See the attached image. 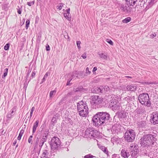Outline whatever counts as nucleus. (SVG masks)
Segmentation results:
<instances>
[{"label":"nucleus","instance_id":"1","mask_svg":"<svg viewBox=\"0 0 158 158\" xmlns=\"http://www.w3.org/2000/svg\"><path fill=\"white\" fill-rule=\"evenodd\" d=\"M110 118V115L106 112H98L92 118L93 124L96 126L105 125Z\"/></svg>","mask_w":158,"mask_h":158},{"label":"nucleus","instance_id":"2","mask_svg":"<svg viewBox=\"0 0 158 158\" xmlns=\"http://www.w3.org/2000/svg\"><path fill=\"white\" fill-rule=\"evenodd\" d=\"M77 109L81 116L86 117L88 115L89 113L88 106L83 101H80L77 103Z\"/></svg>","mask_w":158,"mask_h":158},{"label":"nucleus","instance_id":"3","mask_svg":"<svg viewBox=\"0 0 158 158\" xmlns=\"http://www.w3.org/2000/svg\"><path fill=\"white\" fill-rule=\"evenodd\" d=\"M99 132L93 127L88 128L86 130L85 137L87 138H97L99 135Z\"/></svg>","mask_w":158,"mask_h":158},{"label":"nucleus","instance_id":"4","mask_svg":"<svg viewBox=\"0 0 158 158\" xmlns=\"http://www.w3.org/2000/svg\"><path fill=\"white\" fill-rule=\"evenodd\" d=\"M139 102L142 105H144L147 106H150L151 105L150 101L148 94L146 93H143L139 96Z\"/></svg>","mask_w":158,"mask_h":158},{"label":"nucleus","instance_id":"5","mask_svg":"<svg viewBox=\"0 0 158 158\" xmlns=\"http://www.w3.org/2000/svg\"><path fill=\"white\" fill-rule=\"evenodd\" d=\"M91 103L92 105L95 106V108H99L102 106L101 104L103 100L102 98L98 96L93 95L91 97Z\"/></svg>","mask_w":158,"mask_h":158},{"label":"nucleus","instance_id":"6","mask_svg":"<svg viewBox=\"0 0 158 158\" xmlns=\"http://www.w3.org/2000/svg\"><path fill=\"white\" fill-rule=\"evenodd\" d=\"M135 136V132L132 129L127 130L124 134V138L127 142H131L134 140Z\"/></svg>","mask_w":158,"mask_h":158},{"label":"nucleus","instance_id":"7","mask_svg":"<svg viewBox=\"0 0 158 158\" xmlns=\"http://www.w3.org/2000/svg\"><path fill=\"white\" fill-rule=\"evenodd\" d=\"M60 144V142L58 138L54 137L51 139L50 144L51 148L53 150L56 149Z\"/></svg>","mask_w":158,"mask_h":158},{"label":"nucleus","instance_id":"8","mask_svg":"<svg viewBox=\"0 0 158 158\" xmlns=\"http://www.w3.org/2000/svg\"><path fill=\"white\" fill-rule=\"evenodd\" d=\"M149 136L145 135L141 139L140 143L142 146L144 147L151 145L148 139L149 138Z\"/></svg>","mask_w":158,"mask_h":158},{"label":"nucleus","instance_id":"9","mask_svg":"<svg viewBox=\"0 0 158 158\" xmlns=\"http://www.w3.org/2000/svg\"><path fill=\"white\" fill-rule=\"evenodd\" d=\"M48 134V130H47L45 131V133H44V135L43 136L42 139H40V141L39 143V147L41 149L44 143L46 141L47 136Z\"/></svg>","mask_w":158,"mask_h":158},{"label":"nucleus","instance_id":"10","mask_svg":"<svg viewBox=\"0 0 158 158\" xmlns=\"http://www.w3.org/2000/svg\"><path fill=\"white\" fill-rule=\"evenodd\" d=\"M151 118V121L152 123L154 125L158 124V113L157 112L153 113Z\"/></svg>","mask_w":158,"mask_h":158},{"label":"nucleus","instance_id":"11","mask_svg":"<svg viewBox=\"0 0 158 158\" xmlns=\"http://www.w3.org/2000/svg\"><path fill=\"white\" fill-rule=\"evenodd\" d=\"M126 2H128L130 6H133L136 4L137 1L140 2L143 5L147 2V0H125Z\"/></svg>","mask_w":158,"mask_h":158},{"label":"nucleus","instance_id":"12","mask_svg":"<svg viewBox=\"0 0 158 158\" xmlns=\"http://www.w3.org/2000/svg\"><path fill=\"white\" fill-rule=\"evenodd\" d=\"M121 9L123 11L126 13H129L131 11L132 8L124 4H121Z\"/></svg>","mask_w":158,"mask_h":158},{"label":"nucleus","instance_id":"13","mask_svg":"<svg viewBox=\"0 0 158 158\" xmlns=\"http://www.w3.org/2000/svg\"><path fill=\"white\" fill-rule=\"evenodd\" d=\"M146 135H148L149 136V138L148 139L151 145L152 146L153 145H154V142L156 140L155 136H154V135L151 134H148Z\"/></svg>","mask_w":158,"mask_h":158},{"label":"nucleus","instance_id":"14","mask_svg":"<svg viewBox=\"0 0 158 158\" xmlns=\"http://www.w3.org/2000/svg\"><path fill=\"white\" fill-rule=\"evenodd\" d=\"M120 125H117L116 126H114L112 128V132L114 134L118 133V132H120Z\"/></svg>","mask_w":158,"mask_h":158},{"label":"nucleus","instance_id":"15","mask_svg":"<svg viewBox=\"0 0 158 158\" xmlns=\"http://www.w3.org/2000/svg\"><path fill=\"white\" fill-rule=\"evenodd\" d=\"M136 85H135L131 84V85H127L126 87V89L127 91H134L136 90Z\"/></svg>","mask_w":158,"mask_h":158},{"label":"nucleus","instance_id":"16","mask_svg":"<svg viewBox=\"0 0 158 158\" xmlns=\"http://www.w3.org/2000/svg\"><path fill=\"white\" fill-rule=\"evenodd\" d=\"M102 89L101 86L99 87H95L91 89V91L94 93H102Z\"/></svg>","mask_w":158,"mask_h":158},{"label":"nucleus","instance_id":"17","mask_svg":"<svg viewBox=\"0 0 158 158\" xmlns=\"http://www.w3.org/2000/svg\"><path fill=\"white\" fill-rule=\"evenodd\" d=\"M120 108V104L118 103H116L115 104L112 105V109L113 110H119Z\"/></svg>","mask_w":158,"mask_h":158},{"label":"nucleus","instance_id":"18","mask_svg":"<svg viewBox=\"0 0 158 158\" xmlns=\"http://www.w3.org/2000/svg\"><path fill=\"white\" fill-rule=\"evenodd\" d=\"M98 145L99 148L102 151H103L106 154L107 156L108 155V151L106 148L105 146L100 145H99V144H98Z\"/></svg>","mask_w":158,"mask_h":158},{"label":"nucleus","instance_id":"19","mask_svg":"<svg viewBox=\"0 0 158 158\" xmlns=\"http://www.w3.org/2000/svg\"><path fill=\"white\" fill-rule=\"evenodd\" d=\"M40 139L37 137L34 140V145L35 149L37 148L38 145L39 144Z\"/></svg>","mask_w":158,"mask_h":158},{"label":"nucleus","instance_id":"20","mask_svg":"<svg viewBox=\"0 0 158 158\" xmlns=\"http://www.w3.org/2000/svg\"><path fill=\"white\" fill-rule=\"evenodd\" d=\"M39 121L38 120H36L34 123L33 126L32 128V133L33 134L35 132L38 126Z\"/></svg>","mask_w":158,"mask_h":158},{"label":"nucleus","instance_id":"21","mask_svg":"<svg viewBox=\"0 0 158 158\" xmlns=\"http://www.w3.org/2000/svg\"><path fill=\"white\" fill-rule=\"evenodd\" d=\"M2 9L6 10H8L9 7V3L8 2H5L2 5Z\"/></svg>","mask_w":158,"mask_h":158},{"label":"nucleus","instance_id":"22","mask_svg":"<svg viewBox=\"0 0 158 158\" xmlns=\"http://www.w3.org/2000/svg\"><path fill=\"white\" fill-rule=\"evenodd\" d=\"M121 155L123 157H127L129 155L128 152H127L125 150H122L121 152Z\"/></svg>","mask_w":158,"mask_h":158},{"label":"nucleus","instance_id":"23","mask_svg":"<svg viewBox=\"0 0 158 158\" xmlns=\"http://www.w3.org/2000/svg\"><path fill=\"white\" fill-rule=\"evenodd\" d=\"M101 89L102 90V93L105 91L107 92L110 90V88L107 85L101 86Z\"/></svg>","mask_w":158,"mask_h":158},{"label":"nucleus","instance_id":"24","mask_svg":"<svg viewBox=\"0 0 158 158\" xmlns=\"http://www.w3.org/2000/svg\"><path fill=\"white\" fill-rule=\"evenodd\" d=\"M100 57L103 60H106L107 56L106 55L103 53H98Z\"/></svg>","mask_w":158,"mask_h":158},{"label":"nucleus","instance_id":"25","mask_svg":"<svg viewBox=\"0 0 158 158\" xmlns=\"http://www.w3.org/2000/svg\"><path fill=\"white\" fill-rule=\"evenodd\" d=\"M83 87L82 86H79L77 88H76L74 87L73 88V90L74 92H78L82 91Z\"/></svg>","mask_w":158,"mask_h":158},{"label":"nucleus","instance_id":"26","mask_svg":"<svg viewBox=\"0 0 158 158\" xmlns=\"http://www.w3.org/2000/svg\"><path fill=\"white\" fill-rule=\"evenodd\" d=\"M48 154L49 152L48 151L46 150H43V153L42 154V156L43 157L47 158L48 157Z\"/></svg>","mask_w":158,"mask_h":158},{"label":"nucleus","instance_id":"27","mask_svg":"<svg viewBox=\"0 0 158 158\" xmlns=\"http://www.w3.org/2000/svg\"><path fill=\"white\" fill-rule=\"evenodd\" d=\"M64 16L68 20L70 21L71 19V15L70 14L67 13H64Z\"/></svg>","mask_w":158,"mask_h":158},{"label":"nucleus","instance_id":"28","mask_svg":"<svg viewBox=\"0 0 158 158\" xmlns=\"http://www.w3.org/2000/svg\"><path fill=\"white\" fill-rule=\"evenodd\" d=\"M24 131L22 129L20 131L18 136L17 137V139L19 140H20L21 139V137L23 135V133H24Z\"/></svg>","mask_w":158,"mask_h":158},{"label":"nucleus","instance_id":"29","mask_svg":"<svg viewBox=\"0 0 158 158\" xmlns=\"http://www.w3.org/2000/svg\"><path fill=\"white\" fill-rule=\"evenodd\" d=\"M34 110H35L34 107H33L31 108V111H30V116H28V117L27 118V120H28V119H29V121L30 120V119H31V118L32 116V115L33 111H34Z\"/></svg>","mask_w":158,"mask_h":158},{"label":"nucleus","instance_id":"30","mask_svg":"<svg viewBox=\"0 0 158 158\" xmlns=\"http://www.w3.org/2000/svg\"><path fill=\"white\" fill-rule=\"evenodd\" d=\"M27 80H25V81L24 82V84H23L24 86L23 87V89L24 90H25V91L26 90V89L27 86L28 84L29 83V81H30V80L28 82H27Z\"/></svg>","mask_w":158,"mask_h":158},{"label":"nucleus","instance_id":"31","mask_svg":"<svg viewBox=\"0 0 158 158\" xmlns=\"http://www.w3.org/2000/svg\"><path fill=\"white\" fill-rule=\"evenodd\" d=\"M131 19L130 17L126 18L125 19H123L122 22L124 23H127L131 21Z\"/></svg>","mask_w":158,"mask_h":158},{"label":"nucleus","instance_id":"32","mask_svg":"<svg viewBox=\"0 0 158 158\" xmlns=\"http://www.w3.org/2000/svg\"><path fill=\"white\" fill-rule=\"evenodd\" d=\"M8 72V69L7 68L5 69L4 70L3 75L2 76V78H4L7 75Z\"/></svg>","mask_w":158,"mask_h":158},{"label":"nucleus","instance_id":"33","mask_svg":"<svg viewBox=\"0 0 158 158\" xmlns=\"http://www.w3.org/2000/svg\"><path fill=\"white\" fill-rule=\"evenodd\" d=\"M144 109L143 108L138 109L137 110V113L139 114H141L144 113L145 111Z\"/></svg>","mask_w":158,"mask_h":158},{"label":"nucleus","instance_id":"34","mask_svg":"<svg viewBox=\"0 0 158 158\" xmlns=\"http://www.w3.org/2000/svg\"><path fill=\"white\" fill-rule=\"evenodd\" d=\"M80 73H82V72L78 71H74L73 72V76L74 75H76V77H78V75H79Z\"/></svg>","mask_w":158,"mask_h":158},{"label":"nucleus","instance_id":"35","mask_svg":"<svg viewBox=\"0 0 158 158\" xmlns=\"http://www.w3.org/2000/svg\"><path fill=\"white\" fill-rule=\"evenodd\" d=\"M48 76V73H46L45 75H44V77L42 79V81L40 83L41 84H42L43 82H44L46 80V78H47Z\"/></svg>","mask_w":158,"mask_h":158},{"label":"nucleus","instance_id":"36","mask_svg":"<svg viewBox=\"0 0 158 158\" xmlns=\"http://www.w3.org/2000/svg\"><path fill=\"white\" fill-rule=\"evenodd\" d=\"M141 154L143 155H147L148 154L147 151L145 149L142 150L141 151Z\"/></svg>","mask_w":158,"mask_h":158},{"label":"nucleus","instance_id":"37","mask_svg":"<svg viewBox=\"0 0 158 158\" xmlns=\"http://www.w3.org/2000/svg\"><path fill=\"white\" fill-rule=\"evenodd\" d=\"M32 138H33V136L32 135H31L29 137L28 139V142L29 143H31V144H32Z\"/></svg>","mask_w":158,"mask_h":158},{"label":"nucleus","instance_id":"38","mask_svg":"<svg viewBox=\"0 0 158 158\" xmlns=\"http://www.w3.org/2000/svg\"><path fill=\"white\" fill-rule=\"evenodd\" d=\"M85 71L86 75H85V76H87L88 75H89L91 73V72L89 71V68L88 67L86 68Z\"/></svg>","mask_w":158,"mask_h":158},{"label":"nucleus","instance_id":"39","mask_svg":"<svg viewBox=\"0 0 158 158\" xmlns=\"http://www.w3.org/2000/svg\"><path fill=\"white\" fill-rule=\"evenodd\" d=\"M56 90H53V91H51L49 94V96L50 97H52V95L54 94H55L56 93Z\"/></svg>","mask_w":158,"mask_h":158},{"label":"nucleus","instance_id":"40","mask_svg":"<svg viewBox=\"0 0 158 158\" xmlns=\"http://www.w3.org/2000/svg\"><path fill=\"white\" fill-rule=\"evenodd\" d=\"M10 44H7L4 47V49L5 50H8L9 49Z\"/></svg>","mask_w":158,"mask_h":158},{"label":"nucleus","instance_id":"41","mask_svg":"<svg viewBox=\"0 0 158 158\" xmlns=\"http://www.w3.org/2000/svg\"><path fill=\"white\" fill-rule=\"evenodd\" d=\"M74 91H71L69 92L66 95V96L69 97L70 95H73L74 94Z\"/></svg>","mask_w":158,"mask_h":158},{"label":"nucleus","instance_id":"42","mask_svg":"<svg viewBox=\"0 0 158 158\" xmlns=\"http://www.w3.org/2000/svg\"><path fill=\"white\" fill-rule=\"evenodd\" d=\"M30 24V21L29 20H27L26 22V29H28L29 27Z\"/></svg>","mask_w":158,"mask_h":158},{"label":"nucleus","instance_id":"43","mask_svg":"<svg viewBox=\"0 0 158 158\" xmlns=\"http://www.w3.org/2000/svg\"><path fill=\"white\" fill-rule=\"evenodd\" d=\"M154 4V3L150 1L148 3V4L147 5V7H148V8L151 7Z\"/></svg>","mask_w":158,"mask_h":158},{"label":"nucleus","instance_id":"44","mask_svg":"<svg viewBox=\"0 0 158 158\" xmlns=\"http://www.w3.org/2000/svg\"><path fill=\"white\" fill-rule=\"evenodd\" d=\"M35 3V1H33L32 2H27V5L29 6H31L32 5H34Z\"/></svg>","mask_w":158,"mask_h":158},{"label":"nucleus","instance_id":"45","mask_svg":"<svg viewBox=\"0 0 158 158\" xmlns=\"http://www.w3.org/2000/svg\"><path fill=\"white\" fill-rule=\"evenodd\" d=\"M106 41L110 44L113 45V42L110 40L108 39H106Z\"/></svg>","mask_w":158,"mask_h":158},{"label":"nucleus","instance_id":"46","mask_svg":"<svg viewBox=\"0 0 158 158\" xmlns=\"http://www.w3.org/2000/svg\"><path fill=\"white\" fill-rule=\"evenodd\" d=\"M81 43V42L80 41H77V46L79 49H80L81 46H80V44Z\"/></svg>","mask_w":158,"mask_h":158},{"label":"nucleus","instance_id":"47","mask_svg":"<svg viewBox=\"0 0 158 158\" xmlns=\"http://www.w3.org/2000/svg\"><path fill=\"white\" fill-rule=\"evenodd\" d=\"M56 122V118H55L53 117L51 120V123L52 124H54Z\"/></svg>","mask_w":158,"mask_h":158},{"label":"nucleus","instance_id":"48","mask_svg":"<svg viewBox=\"0 0 158 158\" xmlns=\"http://www.w3.org/2000/svg\"><path fill=\"white\" fill-rule=\"evenodd\" d=\"M84 158H91L93 157V156L92 155H88L84 157Z\"/></svg>","mask_w":158,"mask_h":158},{"label":"nucleus","instance_id":"49","mask_svg":"<svg viewBox=\"0 0 158 158\" xmlns=\"http://www.w3.org/2000/svg\"><path fill=\"white\" fill-rule=\"evenodd\" d=\"M63 4L62 3H60V6H58L57 7H58L57 8L58 9H59L60 10L61 9L62 7L63 6Z\"/></svg>","mask_w":158,"mask_h":158},{"label":"nucleus","instance_id":"50","mask_svg":"<svg viewBox=\"0 0 158 158\" xmlns=\"http://www.w3.org/2000/svg\"><path fill=\"white\" fill-rule=\"evenodd\" d=\"M144 83L147 84V85H152L154 83L152 82H146Z\"/></svg>","mask_w":158,"mask_h":158},{"label":"nucleus","instance_id":"51","mask_svg":"<svg viewBox=\"0 0 158 158\" xmlns=\"http://www.w3.org/2000/svg\"><path fill=\"white\" fill-rule=\"evenodd\" d=\"M46 50L47 51H49L50 50V46L48 44H47L46 45Z\"/></svg>","mask_w":158,"mask_h":158},{"label":"nucleus","instance_id":"52","mask_svg":"<svg viewBox=\"0 0 158 158\" xmlns=\"http://www.w3.org/2000/svg\"><path fill=\"white\" fill-rule=\"evenodd\" d=\"M31 72V71H28L27 74V75L26 77L25 80H27V78H28V77H29V76Z\"/></svg>","mask_w":158,"mask_h":158},{"label":"nucleus","instance_id":"53","mask_svg":"<svg viewBox=\"0 0 158 158\" xmlns=\"http://www.w3.org/2000/svg\"><path fill=\"white\" fill-rule=\"evenodd\" d=\"M12 115L11 114V113H8L7 114V118H11L12 117Z\"/></svg>","mask_w":158,"mask_h":158},{"label":"nucleus","instance_id":"54","mask_svg":"<svg viewBox=\"0 0 158 158\" xmlns=\"http://www.w3.org/2000/svg\"><path fill=\"white\" fill-rule=\"evenodd\" d=\"M81 57L83 59H85L86 58V53H84L83 54H82L81 56Z\"/></svg>","mask_w":158,"mask_h":158},{"label":"nucleus","instance_id":"55","mask_svg":"<svg viewBox=\"0 0 158 158\" xmlns=\"http://www.w3.org/2000/svg\"><path fill=\"white\" fill-rule=\"evenodd\" d=\"M35 75V71H33L31 74V77H34Z\"/></svg>","mask_w":158,"mask_h":158},{"label":"nucleus","instance_id":"56","mask_svg":"<svg viewBox=\"0 0 158 158\" xmlns=\"http://www.w3.org/2000/svg\"><path fill=\"white\" fill-rule=\"evenodd\" d=\"M156 35V34L155 33H154L153 34H151L150 36L152 38H153L155 37Z\"/></svg>","mask_w":158,"mask_h":158},{"label":"nucleus","instance_id":"57","mask_svg":"<svg viewBox=\"0 0 158 158\" xmlns=\"http://www.w3.org/2000/svg\"><path fill=\"white\" fill-rule=\"evenodd\" d=\"M97 69V68L96 67H95L93 68V72H95L96 71Z\"/></svg>","mask_w":158,"mask_h":158},{"label":"nucleus","instance_id":"58","mask_svg":"<svg viewBox=\"0 0 158 158\" xmlns=\"http://www.w3.org/2000/svg\"><path fill=\"white\" fill-rule=\"evenodd\" d=\"M17 12L19 14H20L21 13V10L20 9H18Z\"/></svg>","mask_w":158,"mask_h":158},{"label":"nucleus","instance_id":"59","mask_svg":"<svg viewBox=\"0 0 158 158\" xmlns=\"http://www.w3.org/2000/svg\"><path fill=\"white\" fill-rule=\"evenodd\" d=\"M17 143V140H15V141L13 142V146H15V145Z\"/></svg>","mask_w":158,"mask_h":158},{"label":"nucleus","instance_id":"60","mask_svg":"<svg viewBox=\"0 0 158 158\" xmlns=\"http://www.w3.org/2000/svg\"><path fill=\"white\" fill-rule=\"evenodd\" d=\"M71 77L72 78H74L75 77H76V75H74V76H73V72L71 74Z\"/></svg>","mask_w":158,"mask_h":158},{"label":"nucleus","instance_id":"61","mask_svg":"<svg viewBox=\"0 0 158 158\" xmlns=\"http://www.w3.org/2000/svg\"><path fill=\"white\" fill-rule=\"evenodd\" d=\"M70 10V9L69 8H68V9L66 10L67 13H68L69 14H70V13H69Z\"/></svg>","mask_w":158,"mask_h":158},{"label":"nucleus","instance_id":"62","mask_svg":"<svg viewBox=\"0 0 158 158\" xmlns=\"http://www.w3.org/2000/svg\"><path fill=\"white\" fill-rule=\"evenodd\" d=\"M16 106H15L11 110H16Z\"/></svg>","mask_w":158,"mask_h":158},{"label":"nucleus","instance_id":"63","mask_svg":"<svg viewBox=\"0 0 158 158\" xmlns=\"http://www.w3.org/2000/svg\"><path fill=\"white\" fill-rule=\"evenodd\" d=\"M11 110V111L10 112V113H11V114L14 112V111L13 110Z\"/></svg>","mask_w":158,"mask_h":158},{"label":"nucleus","instance_id":"64","mask_svg":"<svg viewBox=\"0 0 158 158\" xmlns=\"http://www.w3.org/2000/svg\"><path fill=\"white\" fill-rule=\"evenodd\" d=\"M125 77L127 78H132V77H130V76H125Z\"/></svg>","mask_w":158,"mask_h":158}]
</instances>
